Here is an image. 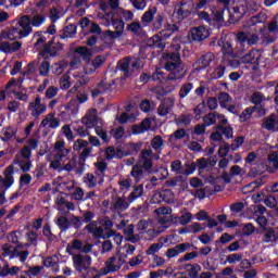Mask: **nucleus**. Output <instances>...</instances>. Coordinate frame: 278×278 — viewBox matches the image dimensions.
Segmentation results:
<instances>
[{"mask_svg": "<svg viewBox=\"0 0 278 278\" xmlns=\"http://www.w3.org/2000/svg\"><path fill=\"white\" fill-rule=\"evenodd\" d=\"M68 155H71V149L66 148V141L64 139L56 140L52 151L47 154V162L50 163L49 168L59 173H62V170L66 173L75 170L77 168V159H68Z\"/></svg>", "mask_w": 278, "mask_h": 278, "instance_id": "nucleus-1", "label": "nucleus"}, {"mask_svg": "<svg viewBox=\"0 0 278 278\" xmlns=\"http://www.w3.org/2000/svg\"><path fill=\"white\" fill-rule=\"evenodd\" d=\"M266 21V14L260 13L256 16H252L244 25V27L250 28L249 31H239L236 35L238 41L237 49L239 51H247L248 47H253L260 42V31H264V22Z\"/></svg>", "mask_w": 278, "mask_h": 278, "instance_id": "nucleus-2", "label": "nucleus"}, {"mask_svg": "<svg viewBox=\"0 0 278 278\" xmlns=\"http://www.w3.org/2000/svg\"><path fill=\"white\" fill-rule=\"evenodd\" d=\"M14 186V165H9L0 175V205L5 203V192Z\"/></svg>", "mask_w": 278, "mask_h": 278, "instance_id": "nucleus-3", "label": "nucleus"}, {"mask_svg": "<svg viewBox=\"0 0 278 278\" xmlns=\"http://www.w3.org/2000/svg\"><path fill=\"white\" fill-rule=\"evenodd\" d=\"M154 213L157 215V223L155 224V229L157 233H162L163 231H166L168 227H170V217L169 214H173V208L170 207H159L154 211Z\"/></svg>", "mask_w": 278, "mask_h": 278, "instance_id": "nucleus-4", "label": "nucleus"}, {"mask_svg": "<svg viewBox=\"0 0 278 278\" xmlns=\"http://www.w3.org/2000/svg\"><path fill=\"white\" fill-rule=\"evenodd\" d=\"M163 62H165V70L169 71V73H174V75L184 71V67L181 66V56L177 52L164 53Z\"/></svg>", "mask_w": 278, "mask_h": 278, "instance_id": "nucleus-5", "label": "nucleus"}, {"mask_svg": "<svg viewBox=\"0 0 278 278\" xmlns=\"http://www.w3.org/2000/svg\"><path fill=\"white\" fill-rule=\"evenodd\" d=\"M14 164H17L23 173H29L31 170V149H29V146L22 148L20 154L14 160Z\"/></svg>", "mask_w": 278, "mask_h": 278, "instance_id": "nucleus-6", "label": "nucleus"}, {"mask_svg": "<svg viewBox=\"0 0 278 278\" xmlns=\"http://www.w3.org/2000/svg\"><path fill=\"white\" fill-rule=\"evenodd\" d=\"M28 112L33 118H40L45 112H47V104L42 103L40 96H37L33 101L28 103Z\"/></svg>", "mask_w": 278, "mask_h": 278, "instance_id": "nucleus-7", "label": "nucleus"}, {"mask_svg": "<svg viewBox=\"0 0 278 278\" xmlns=\"http://www.w3.org/2000/svg\"><path fill=\"white\" fill-rule=\"evenodd\" d=\"M73 264L75 270L78 273H86L88 268L92 265V257L90 255H81V254H76L73 256Z\"/></svg>", "mask_w": 278, "mask_h": 278, "instance_id": "nucleus-8", "label": "nucleus"}, {"mask_svg": "<svg viewBox=\"0 0 278 278\" xmlns=\"http://www.w3.org/2000/svg\"><path fill=\"white\" fill-rule=\"evenodd\" d=\"M66 251L70 255H75L77 253H90L92 251V244L81 242L80 240H73L66 248Z\"/></svg>", "mask_w": 278, "mask_h": 278, "instance_id": "nucleus-9", "label": "nucleus"}, {"mask_svg": "<svg viewBox=\"0 0 278 278\" xmlns=\"http://www.w3.org/2000/svg\"><path fill=\"white\" fill-rule=\"evenodd\" d=\"M76 51L79 55H83L84 60H86V64L84 66L85 75H92V73H96L97 66L93 61H90V50L86 47H80Z\"/></svg>", "mask_w": 278, "mask_h": 278, "instance_id": "nucleus-10", "label": "nucleus"}, {"mask_svg": "<svg viewBox=\"0 0 278 278\" xmlns=\"http://www.w3.org/2000/svg\"><path fill=\"white\" fill-rule=\"evenodd\" d=\"M223 59L227 60V58H239L242 55L244 51L238 50V39L236 38V46L233 47L229 41L223 43L222 47Z\"/></svg>", "mask_w": 278, "mask_h": 278, "instance_id": "nucleus-11", "label": "nucleus"}, {"mask_svg": "<svg viewBox=\"0 0 278 278\" xmlns=\"http://www.w3.org/2000/svg\"><path fill=\"white\" fill-rule=\"evenodd\" d=\"M18 25H20V27H17L16 29H17L21 38H27V36H29V34H31V31H33L31 18L29 17V15L22 16L18 21Z\"/></svg>", "mask_w": 278, "mask_h": 278, "instance_id": "nucleus-12", "label": "nucleus"}, {"mask_svg": "<svg viewBox=\"0 0 278 278\" xmlns=\"http://www.w3.org/2000/svg\"><path fill=\"white\" fill-rule=\"evenodd\" d=\"M122 266L123 257L112 256L105 262L104 273L105 275H108V273H117V270H121Z\"/></svg>", "mask_w": 278, "mask_h": 278, "instance_id": "nucleus-13", "label": "nucleus"}, {"mask_svg": "<svg viewBox=\"0 0 278 278\" xmlns=\"http://www.w3.org/2000/svg\"><path fill=\"white\" fill-rule=\"evenodd\" d=\"M139 164L147 173H151V168H153V150H142Z\"/></svg>", "mask_w": 278, "mask_h": 278, "instance_id": "nucleus-14", "label": "nucleus"}, {"mask_svg": "<svg viewBox=\"0 0 278 278\" xmlns=\"http://www.w3.org/2000/svg\"><path fill=\"white\" fill-rule=\"evenodd\" d=\"M175 108V99L173 98H165L162 100L161 104L157 108L159 116H168L173 109Z\"/></svg>", "mask_w": 278, "mask_h": 278, "instance_id": "nucleus-15", "label": "nucleus"}, {"mask_svg": "<svg viewBox=\"0 0 278 278\" xmlns=\"http://www.w3.org/2000/svg\"><path fill=\"white\" fill-rule=\"evenodd\" d=\"M189 36L192 38V40H205L206 38H210V28L206 26L193 27L190 30Z\"/></svg>", "mask_w": 278, "mask_h": 278, "instance_id": "nucleus-16", "label": "nucleus"}, {"mask_svg": "<svg viewBox=\"0 0 278 278\" xmlns=\"http://www.w3.org/2000/svg\"><path fill=\"white\" fill-rule=\"evenodd\" d=\"M261 58L262 52H260V50H251L249 53L241 58V62L243 64H253V66H258Z\"/></svg>", "mask_w": 278, "mask_h": 278, "instance_id": "nucleus-17", "label": "nucleus"}, {"mask_svg": "<svg viewBox=\"0 0 278 278\" xmlns=\"http://www.w3.org/2000/svg\"><path fill=\"white\" fill-rule=\"evenodd\" d=\"M40 126L46 129H58L60 127V118L55 117V113H49L41 121Z\"/></svg>", "mask_w": 278, "mask_h": 278, "instance_id": "nucleus-18", "label": "nucleus"}, {"mask_svg": "<svg viewBox=\"0 0 278 278\" xmlns=\"http://www.w3.org/2000/svg\"><path fill=\"white\" fill-rule=\"evenodd\" d=\"M83 123H85L86 127H88L89 129H92V127H97V125L99 124L101 125V122H99V117L97 116V110H89L83 118Z\"/></svg>", "mask_w": 278, "mask_h": 278, "instance_id": "nucleus-19", "label": "nucleus"}, {"mask_svg": "<svg viewBox=\"0 0 278 278\" xmlns=\"http://www.w3.org/2000/svg\"><path fill=\"white\" fill-rule=\"evenodd\" d=\"M84 184L89 188H97V186L103 184V175L87 174L84 176Z\"/></svg>", "mask_w": 278, "mask_h": 278, "instance_id": "nucleus-20", "label": "nucleus"}, {"mask_svg": "<svg viewBox=\"0 0 278 278\" xmlns=\"http://www.w3.org/2000/svg\"><path fill=\"white\" fill-rule=\"evenodd\" d=\"M100 10H102V12L104 13H98V18H100V21H102V25H105L108 27V25H110V18H112V13L110 12V3L108 2H100Z\"/></svg>", "mask_w": 278, "mask_h": 278, "instance_id": "nucleus-21", "label": "nucleus"}, {"mask_svg": "<svg viewBox=\"0 0 278 278\" xmlns=\"http://www.w3.org/2000/svg\"><path fill=\"white\" fill-rule=\"evenodd\" d=\"M187 249H190V243H180L174 248L167 249L165 255L168 260H173V257H177L178 255H181V253H186Z\"/></svg>", "mask_w": 278, "mask_h": 278, "instance_id": "nucleus-22", "label": "nucleus"}, {"mask_svg": "<svg viewBox=\"0 0 278 278\" xmlns=\"http://www.w3.org/2000/svg\"><path fill=\"white\" fill-rule=\"evenodd\" d=\"M212 62H214V53L208 52L202 55L194 65L195 71H204V68H207Z\"/></svg>", "mask_w": 278, "mask_h": 278, "instance_id": "nucleus-23", "label": "nucleus"}, {"mask_svg": "<svg viewBox=\"0 0 278 278\" xmlns=\"http://www.w3.org/2000/svg\"><path fill=\"white\" fill-rule=\"evenodd\" d=\"M190 5H192L191 1L180 2V5L175 9V14H177L179 21L190 16Z\"/></svg>", "mask_w": 278, "mask_h": 278, "instance_id": "nucleus-24", "label": "nucleus"}, {"mask_svg": "<svg viewBox=\"0 0 278 278\" xmlns=\"http://www.w3.org/2000/svg\"><path fill=\"white\" fill-rule=\"evenodd\" d=\"M111 210H113V212H125L126 210H129V201L127 198H116L113 201Z\"/></svg>", "mask_w": 278, "mask_h": 278, "instance_id": "nucleus-25", "label": "nucleus"}, {"mask_svg": "<svg viewBox=\"0 0 278 278\" xmlns=\"http://www.w3.org/2000/svg\"><path fill=\"white\" fill-rule=\"evenodd\" d=\"M21 47H23V43H21V41H14L12 43H10L8 41H3L0 45V49L4 53H14V51H18V49H21Z\"/></svg>", "mask_w": 278, "mask_h": 278, "instance_id": "nucleus-26", "label": "nucleus"}, {"mask_svg": "<svg viewBox=\"0 0 278 278\" xmlns=\"http://www.w3.org/2000/svg\"><path fill=\"white\" fill-rule=\"evenodd\" d=\"M155 14H157V7H149L148 11H146L141 16V23H143V25H149V23H153Z\"/></svg>", "mask_w": 278, "mask_h": 278, "instance_id": "nucleus-27", "label": "nucleus"}, {"mask_svg": "<svg viewBox=\"0 0 278 278\" xmlns=\"http://www.w3.org/2000/svg\"><path fill=\"white\" fill-rule=\"evenodd\" d=\"M164 242H168V238H161L159 242L152 243L146 253L148 255H155V253H159L161 249L164 248Z\"/></svg>", "mask_w": 278, "mask_h": 278, "instance_id": "nucleus-28", "label": "nucleus"}, {"mask_svg": "<svg viewBox=\"0 0 278 278\" xmlns=\"http://www.w3.org/2000/svg\"><path fill=\"white\" fill-rule=\"evenodd\" d=\"M151 129V119L146 118L141 122V125H135L132 127V134H144Z\"/></svg>", "mask_w": 278, "mask_h": 278, "instance_id": "nucleus-29", "label": "nucleus"}, {"mask_svg": "<svg viewBox=\"0 0 278 278\" xmlns=\"http://www.w3.org/2000/svg\"><path fill=\"white\" fill-rule=\"evenodd\" d=\"M68 67V63L66 61H59L51 66V72L53 75H62L64 71Z\"/></svg>", "mask_w": 278, "mask_h": 278, "instance_id": "nucleus-30", "label": "nucleus"}, {"mask_svg": "<svg viewBox=\"0 0 278 278\" xmlns=\"http://www.w3.org/2000/svg\"><path fill=\"white\" fill-rule=\"evenodd\" d=\"M17 248L12 245V243H5L2 247V256L10 257V260L15 257Z\"/></svg>", "mask_w": 278, "mask_h": 278, "instance_id": "nucleus-31", "label": "nucleus"}, {"mask_svg": "<svg viewBox=\"0 0 278 278\" xmlns=\"http://www.w3.org/2000/svg\"><path fill=\"white\" fill-rule=\"evenodd\" d=\"M217 101L220 108H227L230 103H233V99H231V96H229L227 92H220L217 96Z\"/></svg>", "mask_w": 278, "mask_h": 278, "instance_id": "nucleus-32", "label": "nucleus"}, {"mask_svg": "<svg viewBox=\"0 0 278 278\" xmlns=\"http://www.w3.org/2000/svg\"><path fill=\"white\" fill-rule=\"evenodd\" d=\"M124 233L128 240V242L136 243L140 240V236L134 235V225H128L127 228L124 229Z\"/></svg>", "mask_w": 278, "mask_h": 278, "instance_id": "nucleus-33", "label": "nucleus"}, {"mask_svg": "<svg viewBox=\"0 0 278 278\" xmlns=\"http://www.w3.org/2000/svg\"><path fill=\"white\" fill-rule=\"evenodd\" d=\"M149 47H153L154 49H164L166 45L162 40V37L159 35H154L152 38L149 39L148 41Z\"/></svg>", "mask_w": 278, "mask_h": 278, "instance_id": "nucleus-34", "label": "nucleus"}, {"mask_svg": "<svg viewBox=\"0 0 278 278\" xmlns=\"http://www.w3.org/2000/svg\"><path fill=\"white\" fill-rule=\"evenodd\" d=\"M130 175L134 177V179H136V181H140V179L144 177V169L142 168V165L138 163L137 165L132 166Z\"/></svg>", "mask_w": 278, "mask_h": 278, "instance_id": "nucleus-35", "label": "nucleus"}, {"mask_svg": "<svg viewBox=\"0 0 278 278\" xmlns=\"http://www.w3.org/2000/svg\"><path fill=\"white\" fill-rule=\"evenodd\" d=\"M193 88H194V85H192V83L184 84L179 90L180 99H186V97H188L190 92H192Z\"/></svg>", "mask_w": 278, "mask_h": 278, "instance_id": "nucleus-36", "label": "nucleus"}, {"mask_svg": "<svg viewBox=\"0 0 278 278\" xmlns=\"http://www.w3.org/2000/svg\"><path fill=\"white\" fill-rule=\"evenodd\" d=\"M45 21H47V17L45 15H42V14H35L30 18V25L33 27H41L42 25H45Z\"/></svg>", "mask_w": 278, "mask_h": 278, "instance_id": "nucleus-37", "label": "nucleus"}, {"mask_svg": "<svg viewBox=\"0 0 278 278\" xmlns=\"http://www.w3.org/2000/svg\"><path fill=\"white\" fill-rule=\"evenodd\" d=\"M142 194H144V187L142 185L135 187L132 192L129 194L130 203L136 201V199H140Z\"/></svg>", "mask_w": 278, "mask_h": 278, "instance_id": "nucleus-38", "label": "nucleus"}, {"mask_svg": "<svg viewBox=\"0 0 278 278\" xmlns=\"http://www.w3.org/2000/svg\"><path fill=\"white\" fill-rule=\"evenodd\" d=\"M3 38H8V40H21V34L18 33V28H11L9 31L3 33Z\"/></svg>", "mask_w": 278, "mask_h": 278, "instance_id": "nucleus-39", "label": "nucleus"}, {"mask_svg": "<svg viewBox=\"0 0 278 278\" xmlns=\"http://www.w3.org/2000/svg\"><path fill=\"white\" fill-rule=\"evenodd\" d=\"M119 68L125 73V75H131V60L124 59L119 62Z\"/></svg>", "mask_w": 278, "mask_h": 278, "instance_id": "nucleus-40", "label": "nucleus"}, {"mask_svg": "<svg viewBox=\"0 0 278 278\" xmlns=\"http://www.w3.org/2000/svg\"><path fill=\"white\" fill-rule=\"evenodd\" d=\"M110 25H113L115 31H125V22L123 20H114V15H112V18L109 20Z\"/></svg>", "mask_w": 278, "mask_h": 278, "instance_id": "nucleus-41", "label": "nucleus"}, {"mask_svg": "<svg viewBox=\"0 0 278 278\" xmlns=\"http://www.w3.org/2000/svg\"><path fill=\"white\" fill-rule=\"evenodd\" d=\"M92 147L87 146L78 155L79 162L84 164L92 155Z\"/></svg>", "mask_w": 278, "mask_h": 278, "instance_id": "nucleus-42", "label": "nucleus"}, {"mask_svg": "<svg viewBox=\"0 0 278 278\" xmlns=\"http://www.w3.org/2000/svg\"><path fill=\"white\" fill-rule=\"evenodd\" d=\"M93 236H94V238H102L103 240H105V238H112V236H114V231L113 230H109V232L105 233V230H103V228L98 227L93 231Z\"/></svg>", "mask_w": 278, "mask_h": 278, "instance_id": "nucleus-43", "label": "nucleus"}, {"mask_svg": "<svg viewBox=\"0 0 278 278\" xmlns=\"http://www.w3.org/2000/svg\"><path fill=\"white\" fill-rule=\"evenodd\" d=\"M172 172L175 175H184V164L179 160L173 161L170 164Z\"/></svg>", "mask_w": 278, "mask_h": 278, "instance_id": "nucleus-44", "label": "nucleus"}, {"mask_svg": "<svg viewBox=\"0 0 278 278\" xmlns=\"http://www.w3.org/2000/svg\"><path fill=\"white\" fill-rule=\"evenodd\" d=\"M26 238L28 240V244L26 247H36L38 244V233L34 232L33 230L26 233Z\"/></svg>", "mask_w": 278, "mask_h": 278, "instance_id": "nucleus-45", "label": "nucleus"}, {"mask_svg": "<svg viewBox=\"0 0 278 278\" xmlns=\"http://www.w3.org/2000/svg\"><path fill=\"white\" fill-rule=\"evenodd\" d=\"M119 18L123 22L126 21V23H129L130 21H134V12H131L129 10L121 9L119 10Z\"/></svg>", "mask_w": 278, "mask_h": 278, "instance_id": "nucleus-46", "label": "nucleus"}, {"mask_svg": "<svg viewBox=\"0 0 278 278\" xmlns=\"http://www.w3.org/2000/svg\"><path fill=\"white\" fill-rule=\"evenodd\" d=\"M56 225H58L59 229H61L62 231H66V229H68V227H71V223L68 222V218H66L64 216L58 217Z\"/></svg>", "mask_w": 278, "mask_h": 278, "instance_id": "nucleus-47", "label": "nucleus"}, {"mask_svg": "<svg viewBox=\"0 0 278 278\" xmlns=\"http://www.w3.org/2000/svg\"><path fill=\"white\" fill-rule=\"evenodd\" d=\"M190 266V269L188 270V275L190 278H199V273L201 271V267L199 264H188L187 267Z\"/></svg>", "mask_w": 278, "mask_h": 278, "instance_id": "nucleus-48", "label": "nucleus"}, {"mask_svg": "<svg viewBox=\"0 0 278 278\" xmlns=\"http://www.w3.org/2000/svg\"><path fill=\"white\" fill-rule=\"evenodd\" d=\"M223 75H225V66L218 65L211 73V78L212 79H220V77H223Z\"/></svg>", "mask_w": 278, "mask_h": 278, "instance_id": "nucleus-49", "label": "nucleus"}, {"mask_svg": "<svg viewBox=\"0 0 278 278\" xmlns=\"http://www.w3.org/2000/svg\"><path fill=\"white\" fill-rule=\"evenodd\" d=\"M87 147H88V141L84 139H77L76 141H74V144H73V149L77 153H79V151L81 150H85Z\"/></svg>", "mask_w": 278, "mask_h": 278, "instance_id": "nucleus-50", "label": "nucleus"}, {"mask_svg": "<svg viewBox=\"0 0 278 278\" xmlns=\"http://www.w3.org/2000/svg\"><path fill=\"white\" fill-rule=\"evenodd\" d=\"M217 121V113H208L203 117V122L206 125V127H210L211 125H215Z\"/></svg>", "mask_w": 278, "mask_h": 278, "instance_id": "nucleus-51", "label": "nucleus"}, {"mask_svg": "<svg viewBox=\"0 0 278 278\" xmlns=\"http://www.w3.org/2000/svg\"><path fill=\"white\" fill-rule=\"evenodd\" d=\"M161 193H162L164 203H173V201H175V194L173 193V191L166 189V190H162Z\"/></svg>", "mask_w": 278, "mask_h": 278, "instance_id": "nucleus-52", "label": "nucleus"}, {"mask_svg": "<svg viewBox=\"0 0 278 278\" xmlns=\"http://www.w3.org/2000/svg\"><path fill=\"white\" fill-rule=\"evenodd\" d=\"M60 88L62 90H68V88H71V76H68V74H65L61 77Z\"/></svg>", "mask_w": 278, "mask_h": 278, "instance_id": "nucleus-53", "label": "nucleus"}, {"mask_svg": "<svg viewBox=\"0 0 278 278\" xmlns=\"http://www.w3.org/2000/svg\"><path fill=\"white\" fill-rule=\"evenodd\" d=\"M49 71H51V64L47 61L41 62L39 66V75L47 77V75H49Z\"/></svg>", "mask_w": 278, "mask_h": 278, "instance_id": "nucleus-54", "label": "nucleus"}, {"mask_svg": "<svg viewBox=\"0 0 278 278\" xmlns=\"http://www.w3.org/2000/svg\"><path fill=\"white\" fill-rule=\"evenodd\" d=\"M127 29L132 34H140L142 31V24L140 22H132L128 24Z\"/></svg>", "mask_w": 278, "mask_h": 278, "instance_id": "nucleus-55", "label": "nucleus"}, {"mask_svg": "<svg viewBox=\"0 0 278 278\" xmlns=\"http://www.w3.org/2000/svg\"><path fill=\"white\" fill-rule=\"evenodd\" d=\"M242 253H233V254H229L226 257V262H228V264H237V262H242Z\"/></svg>", "mask_w": 278, "mask_h": 278, "instance_id": "nucleus-56", "label": "nucleus"}, {"mask_svg": "<svg viewBox=\"0 0 278 278\" xmlns=\"http://www.w3.org/2000/svg\"><path fill=\"white\" fill-rule=\"evenodd\" d=\"M192 122V116L190 115H180L175 119L176 125H190Z\"/></svg>", "mask_w": 278, "mask_h": 278, "instance_id": "nucleus-57", "label": "nucleus"}, {"mask_svg": "<svg viewBox=\"0 0 278 278\" xmlns=\"http://www.w3.org/2000/svg\"><path fill=\"white\" fill-rule=\"evenodd\" d=\"M185 137H186V130L180 128L169 136V142H175V140H181V138H185Z\"/></svg>", "mask_w": 278, "mask_h": 278, "instance_id": "nucleus-58", "label": "nucleus"}, {"mask_svg": "<svg viewBox=\"0 0 278 278\" xmlns=\"http://www.w3.org/2000/svg\"><path fill=\"white\" fill-rule=\"evenodd\" d=\"M236 58L238 56H229V58H226V60L223 59V62L228 66H231V68H238V66H240V61H238V59Z\"/></svg>", "mask_w": 278, "mask_h": 278, "instance_id": "nucleus-59", "label": "nucleus"}, {"mask_svg": "<svg viewBox=\"0 0 278 278\" xmlns=\"http://www.w3.org/2000/svg\"><path fill=\"white\" fill-rule=\"evenodd\" d=\"M94 167L97 170V175H103L108 169V163H105V161H98L97 163H94Z\"/></svg>", "mask_w": 278, "mask_h": 278, "instance_id": "nucleus-60", "label": "nucleus"}, {"mask_svg": "<svg viewBox=\"0 0 278 278\" xmlns=\"http://www.w3.org/2000/svg\"><path fill=\"white\" fill-rule=\"evenodd\" d=\"M119 190L127 192L131 188V179L123 178L118 181Z\"/></svg>", "mask_w": 278, "mask_h": 278, "instance_id": "nucleus-61", "label": "nucleus"}, {"mask_svg": "<svg viewBox=\"0 0 278 278\" xmlns=\"http://www.w3.org/2000/svg\"><path fill=\"white\" fill-rule=\"evenodd\" d=\"M275 240H277V237L275 236V231L273 229L267 230L263 235V242H275Z\"/></svg>", "mask_w": 278, "mask_h": 278, "instance_id": "nucleus-62", "label": "nucleus"}, {"mask_svg": "<svg viewBox=\"0 0 278 278\" xmlns=\"http://www.w3.org/2000/svg\"><path fill=\"white\" fill-rule=\"evenodd\" d=\"M16 136L15 128L9 127L3 130V137L2 140H11V138H14Z\"/></svg>", "mask_w": 278, "mask_h": 278, "instance_id": "nucleus-63", "label": "nucleus"}, {"mask_svg": "<svg viewBox=\"0 0 278 278\" xmlns=\"http://www.w3.org/2000/svg\"><path fill=\"white\" fill-rule=\"evenodd\" d=\"M179 224L180 225H188L192 222V213L190 212H186L185 214H182L179 218Z\"/></svg>", "mask_w": 278, "mask_h": 278, "instance_id": "nucleus-64", "label": "nucleus"}]
</instances>
